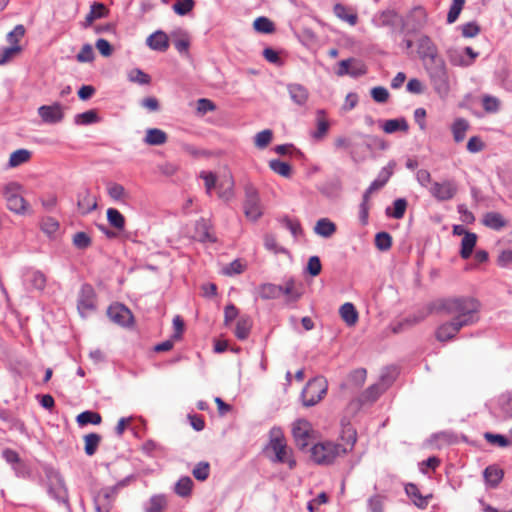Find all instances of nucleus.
Listing matches in <instances>:
<instances>
[{
	"instance_id": "a19ab883",
	"label": "nucleus",
	"mask_w": 512,
	"mask_h": 512,
	"mask_svg": "<svg viewBox=\"0 0 512 512\" xmlns=\"http://www.w3.org/2000/svg\"><path fill=\"white\" fill-rule=\"evenodd\" d=\"M270 169L279 174L280 176L289 178L292 174V167L290 164L283 162L279 159H273L269 161Z\"/></svg>"
},
{
	"instance_id": "bb28decb",
	"label": "nucleus",
	"mask_w": 512,
	"mask_h": 512,
	"mask_svg": "<svg viewBox=\"0 0 512 512\" xmlns=\"http://www.w3.org/2000/svg\"><path fill=\"white\" fill-rule=\"evenodd\" d=\"M288 92L292 101L297 105H304L308 99L307 89L300 84H289Z\"/></svg>"
},
{
	"instance_id": "13d9d810",
	"label": "nucleus",
	"mask_w": 512,
	"mask_h": 512,
	"mask_svg": "<svg viewBox=\"0 0 512 512\" xmlns=\"http://www.w3.org/2000/svg\"><path fill=\"white\" fill-rule=\"evenodd\" d=\"M485 440L493 445H497L499 447H508L511 445V441L501 434H493L491 432H486L484 434Z\"/></svg>"
},
{
	"instance_id": "a18cd8bd",
	"label": "nucleus",
	"mask_w": 512,
	"mask_h": 512,
	"mask_svg": "<svg viewBox=\"0 0 512 512\" xmlns=\"http://www.w3.org/2000/svg\"><path fill=\"white\" fill-rule=\"evenodd\" d=\"M128 79L131 82L138 83L140 85H149L151 82V77L143 70L139 68H134L129 71Z\"/></svg>"
},
{
	"instance_id": "c756f323",
	"label": "nucleus",
	"mask_w": 512,
	"mask_h": 512,
	"mask_svg": "<svg viewBox=\"0 0 512 512\" xmlns=\"http://www.w3.org/2000/svg\"><path fill=\"white\" fill-rule=\"evenodd\" d=\"M485 481L493 488L497 487L501 482L504 472L495 465L488 466L483 473Z\"/></svg>"
},
{
	"instance_id": "f257e3e1",
	"label": "nucleus",
	"mask_w": 512,
	"mask_h": 512,
	"mask_svg": "<svg viewBox=\"0 0 512 512\" xmlns=\"http://www.w3.org/2000/svg\"><path fill=\"white\" fill-rule=\"evenodd\" d=\"M480 304L472 297H453L431 302L426 307V313H422L413 320L414 323L423 321L433 312H444L451 315L452 319L461 322L462 325L470 326L478 321Z\"/></svg>"
},
{
	"instance_id": "69168bd1",
	"label": "nucleus",
	"mask_w": 512,
	"mask_h": 512,
	"mask_svg": "<svg viewBox=\"0 0 512 512\" xmlns=\"http://www.w3.org/2000/svg\"><path fill=\"white\" fill-rule=\"evenodd\" d=\"M396 163L394 161H390L387 166L383 167L378 174L377 179L384 185L389 181L391 176L394 173Z\"/></svg>"
},
{
	"instance_id": "79ce46f5",
	"label": "nucleus",
	"mask_w": 512,
	"mask_h": 512,
	"mask_svg": "<svg viewBox=\"0 0 512 512\" xmlns=\"http://www.w3.org/2000/svg\"><path fill=\"white\" fill-rule=\"evenodd\" d=\"M85 440V453L92 456L96 453L97 448L101 442V436L97 433H90L84 437Z\"/></svg>"
},
{
	"instance_id": "4be33fe9",
	"label": "nucleus",
	"mask_w": 512,
	"mask_h": 512,
	"mask_svg": "<svg viewBox=\"0 0 512 512\" xmlns=\"http://www.w3.org/2000/svg\"><path fill=\"white\" fill-rule=\"evenodd\" d=\"M382 129L387 134H393L399 131L406 133L409 129V125L405 118L400 117L386 120L382 125Z\"/></svg>"
},
{
	"instance_id": "f704fd0d",
	"label": "nucleus",
	"mask_w": 512,
	"mask_h": 512,
	"mask_svg": "<svg viewBox=\"0 0 512 512\" xmlns=\"http://www.w3.org/2000/svg\"><path fill=\"white\" fill-rule=\"evenodd\" d=\"M283 292V286L266 283L260 287V297L262 299H275L280 297Z\"/></svg>"
},
{
	"instance_id": "9b49d317",
	"label": "nucleus",
	"mask_w": 512,
	"mask_h": 512,
	"mask_svg": "<svg viewBox=\"0 0 512 512\" xmlns=\"http://www.w3.org/2000/svg\"><path fill=\"white\" fill-rule=\"evenodd\" d=\"M96 294L90 284H83L78 294L77 309L82 317L95 310Z\"/></svg>"
},
{
	"instance_id": "2eb2a0df",
	"label": "nucleus",
	"mask_w": 512,
	"mask_h": 512,
	"mask_svg": "<svg viewBox=\"0 0 512 512\" xmlns=\"http://www.w3.org/2000/svg\"><path fill=\"white\" fill-rule=\"evenodd\" d=\"M38 114L42 121L48 124H56L63 120L64 113L59 103L52 105H43L38 108Z\"/></svg>"
},
{
	"instance_id": "e433bc0d",
	"label": "nucleus",
	"mask_w": 512,
	"mask_h": 512,
	"mask_svg": "<svg viewBox=\"0 0 512 512\" xmlns=\"http://www.w3.org/2000/svg\"><path fill=\"white\" fill-rule=\"evenodd\" d=\"M107 220L109 224L117 230H123L125 227V217L115 208H108Z\"/></svg>"
},
{
	"instance_id": "7ed1b4c3",
	"label": "nucleus",
	"mask_w": 512,
	"mask_h": 512,
	"mask_svg": "<svg viewBox=\"0 0 512 512\" xmlns=\"http://www.w3.org/2000/svg\"><path fill=\"white\" fill-rule=\"evenodd\" d=\"M42 471L47 480L48 493L58 502L68 503V492L64 483V479L53 466L45 464Z\"/></svg>"
},
{
	"instance_id": "bf43d9fd",
	"label": "nucleus",
	"mask_w": 512,
	"mask_h": 512,
	"mask_svg": "<svg viewBox=\"0 0 512 512\" xmlns=\"http://www.w3.org/2000/svg\"><path fill=\"white\" fill-rule=\"evenodd\" d=\"M107 193L113 200H122L126 196L125 188L118 183L109 182L107 185Z\"/></svg>"
},
{
	"instance_id": "864d4df0",
	"label": "nucleus",
	"mask_w": 512,
	"mask_h": 512,
	"mask_svg": "<svg viewBox=\"0 0 512 512\" xmlns=\"http://www.w3.org/2000/svg\"><path fill=\"white\" fill-rule=\"evenodd\" d=\"M335 15L343 21L348 22L350 25L357 23L358 17L356 14H348L346 7L340 3L336 4L333 8Z\"/></svg>"
},
{
	"instance_id": "a211bd4d",
	"label": "nucleus",
	"mask_w": 512,
	"mask_h": 512,
	"mask_svg": "<svg viewBox=\"0 0 512 512\" xmlns=\"http://www.w3.org/2000/svg\"><path fill=\"white\" fill-rule=\"evenodd\" d=\"M404 489L407 496L412 499L413 504L419 509H425L428 506L429 500L433 497L432 494L423 496L414 483H407Z\"/></svg>"
},
{
	"instance_id": "49530a36",
	"label": "nucleus",
	"mask_w": 512,
	"mask_h": 512,
	"mask_svg": "<svg viewBox=\"0 0 512 512\" xmlns=\"http://www.w3.org/2000/svg\"><path fill=\"white\" fill-rule=\"evenodd\" d=\"M124 485V482H120L118 485L114 487H106L101 489L97 495L95 496L96 499H99V501L103 503H109L112 506L113 498L115 497L117 493L118 486Z\"/></svg>"
},
{
	"instance_id": "338daca9",
	"label": "nucleus",
	"mask_w": 512,
	"mask_h": 512,
	"mask_svg": "<svg viewBox=\"0 0 512 512\" xmlns=\"http://www.w3.org/2000/svg\"><path fill=\"white\" fill-rule=\"evenodd\" d=\"M41 228L46 234L52 235L59 229V223L52 217H46L42 220Z\"/></svg>"
},
{
	"instance_id": "5fc2aeb1",
	"label": "nucleus",
	"mask_w": 512,
	"mask_h": 512,
	"mask_svg": "<svg viewBox=\"0 0 512 512\" xmlns=\"http://www.w3.org/2000/svg\"><path fill=\"white\" fill-rule=\"evenodd\" d=\"M448 57L452 65L467 67L471 65V60H467L461 51L457 49H450L448 51Z\"/></svg>"
},
{
	"instance_id": "c9c22d12",
	"label": "nucleus",
	"mask_w": 512,
	"mask_h": 512,
	"mask_svg": "<svg viewBox=\"0 0 512 512\" xmlns=\"http://www.w3.org/2000/svg\"><path fill=\"white\" fill-rule=\"evenodd\" d=\"M196 238L200 242H215L216 238L210 233L209 226L204 219L196 223Z\"/></svg>"
},
{
	"instance_id": "603ef678",
	"label": "nucleus",
	"mask_w": 512,
	"mask_h": 512,
	"mask_svg": "<svg viewBox=\"0 0 512 512\" xmlns=\"http://www.w3.org/2000/svg\"><path fill=\"white\" fill-rule=\"evenodd\" d=\"M375 246L380 250V251H387L391 248L392 246V237L389 233L387 232H378L376 235H375Z\"/></svg>"
},
{
	"instance_id": "20e7f679",
	"label": "nucleus",
	"mask_w": 512,
	"mask_h": 512,
	"mask_svg": "<svg viewBox=\"0 0 512 512\" xmlns=\"http://www.w3.org/2000/svg\"><path fill=\"white\" fill-rule=\"evenodd\" d=\"M328 383L322 376L310 379L301 392L302 404L305 407H312L319 403L327 394Z\"/></svg>"
},
{
	"instance_id": "6ab92c4d",
	"label": "nucleus",
	"mask_w": 512,
	"mask_h": 512,
	"mask_svg": "<svg viewBox=\"0 0 512 512\" xmlns=\"http://www.w3.org/2000/svg\"><path fill=\"white\" fill-rule=\"evenodd\" d=\"M109 14L108 8L100 2H93L90 5V11L86 15L84 22L82 23L83 28L90 27L93 22L97 19H102L107 17Z\"/></svg>"
},
{
	"instance_id": "dca6fc26",
	"label": "nucleus",
	"mask_w": 512,
	"mask_h": 512,
	"mask_svg": "<svg viewBox=\"0 0 512 512\" xmlns=\"http://www.w3.org/2000/svg\"><path fill=\"white\" fill-rule=\"evenodd\" d=\"M461 322L451 319L440 325L436 331V338L441 342L453 339L456 334L463 328Z\"/></svg>"
},
{
	"instance_id": "f03ea898",
	"label": "nucleus",
	"mask_w": 512,
	"mask_h": 512,
	"mask_svg": "<svg viewBox=\"0 0 512 512\" xmlns=\"http://www.w3.org/2000/svg\"><path fill=\"white\" fill-rule=\"evenodd\" d=\"M424 69L434 92L440 99L445 100L451 91V81L444 59L436 60V63H427Z\"/></svg>"
},
{
	"instance_id": "37998d69",
	"label": "nucleus",
	"mask_w": 512,
	"mask_h": 512,
	"mask_svg": "<svg viewBox=\"0 0 512 512\" xmlns=\"http://www.w3.org/2000/svg\"><path fill=\"white\" fill-rule=\"evenodd\" d=\"M99 117L95 110H88L75 115L74 122L77 125H89L98 122Z\"/></svg>"
},
{
	"instance_id": "4c0bfd02",
	"label": "nucleus",
	"mask_w": 512,
	"mask_h": 512,
	"mask_svg": "<svg viewBox=\"0 0 512 512\" xmlns=\"http://www.w3.org/2000/svg\"><path fill=\"white\" fill-rule=\"evenodd\" d=\"M31 157V152L27 149H18L11 153L8 166L10 168L17 167L25 162H27Z\"/></svg>"
},
{
	"instance_id": "473e14b6",
	"label": "nucleus",
	"mask_w": 512,
	"mask_h": 512,
	"mask_svg": "<svg viewBox=\"0 0 512 512\" xmlns=\"http://www.w3.org/2000/svg\"><path fill=\"white\" fill-rule=\"evenodd\" d=\"M252 327V320L249 316H241L235 328V335L239 340H245L248 338Z\"/></svg>"
},
{
	"instance_id": "680f3d73",
	"label": "nucleus",
	"mask_w": 512,
	"mask_h": 512,
	"mask_svg": "<svg viewBox=\"0 0 512 512\" xmlns=\"http://www.w3.org/2000/svg\"><path fill=\"white\" fill-rule=\"evenodd\" d=\"M482 106L486 112L495 113L500 108V101L494 96L485 95L482 98Z\"/></svg>"
},
{
	"instance_id": "a878e982",
	"label": "nucleus",
	"mask_w": 512,
	"mask_h": 512,
	"mask_svg": "<svg viewBox=\"0 0 512 512\" xmlns=\"http://www.w3.org/2000/svg\"><path fill=\"white\" fill-rule=\"evenodd\" d=\"M342 189V183L339 178H333L319 187V191L328 198H335L339 195Z\"/></svg>"
},
{
	"instance_id": "b1692460",
	"label": "nucleus",
	"mask_w": 512,
	"mask_h": 512,
	"mask_svg": "<svg viewBox=\"0 0 512 512\" xmlns=\"http://www.w3.org/2000/svg\"><path fill=\"white\" fill-rule=\"evenodd\" d=\"M337 230L335 223L328 218H321L314 226V232L324 238H330Z\"/></svg>"
},
{
	"instance_id": "f3484780",
	"label": "nucleus",
	"mask_w": 512,
	"mask_h": 512,
	"mask_svg": "<svg viewBox=\"0 0 512 512\" xmlns=\"http://www.w3.org/2000/svg\"><path fill=\"white\" fill-rule=\"evenodd\" d=\"M374 22L378 27L395 28L403 23V18L394 10H385L375 16Z\"/></svg>"
},
{
	"instance_id": "39448f33",
	"label": "nucleus",
	"mask_w": 512,
	"mask_h": 512,
	"mask_svg": "<svg viewBox=\"0 0 512 512\" xmlns=\"http://www.w3.org/2000/svg\"><path fill=\"white\" fill-rule=\"evenodd\" d=\"M394 379V370L386 369V371L381 374L377 383L372 384L359 395L357 399L359 404L366 405L374 403L388 389Z\"/></svg>"
},
{
	"instance_id": "1a4fd4ad",
	"label": "nucleus",
	"mask_w": 512,
	"mask_h": 512,
	"mask_svg": "<svg viewBox=\"0 0 512 512\" xmlns=\"http://www.w3.org/2000/svg\"><path fill=\"white\" fill-rule=\"evenodd\" d=\"M19 185L9 183L4 189V197L7 202V208L16 214H25L28 209L26 200L17 193Z\"/></svg>"
},
{
	"instance_id": "e2e57ef3",
	"label": "nucleus",
	"mask_w": 512,
	"mask_h": 512,
	"mask_svg": "<svg viewBox=\"0 0 512 512\" xmlns=\"http://www.w3.org/2000/svg\"><path fill=\"white\" fill-rule=\"evenodd\" d=\"M25 27L22 24H18L12 31L7 34V41L11 46L18 45L19 40L25 35Z\"/></svg>"
},
{
	"instance_id": "3c124183",
	"label": "nucleus",
	"mask_w": 512,
	"mask_h": 512,
	"mask_svg": "<svg viewBox=\"0 0 512 512\" xmlns=\"http://www.w3.org/2000/svg\"><path fill=\"white\" fill-rule=\"evenodd\" d=\"M192 474L199 481L207 480L210 474V464L206 461L197 463L192 470Z\"/></svg>"
},
{
	"instance_id": "4468645a",
	"label": "nucleus",
	"mask_w": 512,
	"mask_h": 512,
	"mask_svg": "<svg viewBox=\"0 0 512 512\" xmlns=\"http://www.w3.org/2000/svg\"><path fill=\"white\" fill-rule=\"evenodd\" d=\"M107 315L111 321L121 326H129L133 322L131 311L123 304L114 303L107 309Z\"/></svg>"
},
{
	"instance_id": "c03bdc74",
	"label": "nucleus",
	"mask_w": 512,
	"mask_h": 512,
	"mask_svg": "<svg viewBox=\"0 0 512 512\" xmlns=\"http://www.w3.org/2000/svg\"><path fill=\"white\" fill-rule=\"evenodd\" d=\"M167 506V501L164 495H153L149 500V506L145 512H163Z\"/></svg>"
},
{
	"instance_id": "412c9836",
	"label": "nucleus",
	"mask_w": 512,
	"mask_h": 512,
	"mask_svg": "<svg viewBox=\"0 0 512 512\" xmlns=\"http://www.w3.org/2000/svg\"><path fill=\"white\" fill-rule=\"evenodd\" d=\"M495 77L497 81L504 87L506 90H512V76L509 65L503 61L499 64L498 68L495 71Z\"/></svg>"
},
{
	"instance_id": "ea45409f",
	"label": "nucleus",
	"mask_w": 512,
	"mask_h": 512,
	"mask_svg": "<svg viewBox=\"0 0 512 512\" xmlns=\"http://www.w3.org/2000/svg\"><path fill=\"white\" fill-rule=\"evenodd\" d=\"M193 481L190 477H181L175 485V493L180 497H187L191 494Z\"/></svg>"
},
{
	"instance_id": "72a5a7b5",
	"label": "nucleus",
	"mask_w": 512,
	"mask_h": 512,
	"mask_svg": "<svg viewBox=\"0 0 512 512\" xmlns=\"http://www.w3.org/2000/svg\"><path fill=\"white\" fill-rule=\"evenodd\" d=\"M407 200L405 198H398L393 202V209L386 208V215L394 219H402L407 209Z\"/></svg>"
},
{
	"instance_id": "4d7b16f0",
	"label": "nucleus",
	"mask_w": 512,
	"mask_h": 512,
	"mask_svg": "<svg viewBox=\"0 0 512 512\" xmlns=\"http://www.w3.org/2000/svg\"><path fill=\"white\" fill-rule=\"evenodd\" d=\"M73 245L80 250L87 249L91 244V237L86 232H77L73 235Z\"/></svg>"
},
{
	"instance_id": "6e6552de",
	"label": "nucleus",
	"mask_w": 512,
	"mask_h": 512,
	"mask_svg": "<svg viewBox=\"0 0 512 512\" xmlns=\"http://www.w3.org/2000/svg\"><path fill=\"white\" fill-rule=\"evenodd\" d=\"M244 214L250 221H257L263 214L258 191L252 185L245 186Z\"/></svg>"
},
{
	"instance_id": "7c9ffc66",
	"label": "nucleus",
	"mask_w": 512,
	"mask_h": 512,
	"mask_svg": "<svg viewBox=\"0 0 512 512\" xmlns=\"http://www.w3.org/2000/svg\"><path fill=\"white\" fill-rule=\"evenodd\" d=\"M339 314L348 326H352L358 321V312L350 302H346L340 307Z\"/></svg>"
},
{
	"instance_id": "6e6d98bb",
	"label": "nucleus",
	"mask_w": 512,
	"mask_h": 512,
	"mask_svg": "<svg viewBox=\"0 0 512 512\" xmlns=\"http://www.w3.org/2000/svg\"><path fill=\"white\" fill-rule=\"evenodd\" d=\"M254 29L261 33H272L275 29L274 23L266 17H258L254 21Z\"/></svg>"
},
{
	"instance_id": "393cba45",
	"label": "nucleus",
	"mask_w": 512,
	"mask_h": 512,
	"mask_svg": "<svg viewBox=\"0 0 512 512\" xmlns=\"http://www.w3.org/2000/svg\"><path fill=\"white\" fill-rule=\"evenodd\" d=\"M167 134L158 128H149L146 131L144 142L148 145L158 146L167 142Z\"/></svg>"
},
{
	"instance_id": "aec40b11",
	"label": "nucleus",
	"mask_w": 512,
	"mask_h": 512,
	"mask_svg": "<svg viewBox=\"0 0 512 512\" xmlns=\"http://www.w3.org/2000/svg\"><path fill=\"white\" fill-rule=\"evenodd\" d=\"M146 44L152 50L164 52L169 48V38L165 32L158 30L148 36Z\"/></svg>"
},
{
	"instance_id": "de8ad7c7",
	"label": "nucleus",
	"mask_w": 512,
	"mask_h": 512,
	"mask_svg": "<svg viewBox=\"0 0 512 512\" xmlns=\"http://www.w3.org/2000/svg\"><path fill=\"white\" fill-rule=\"evenodd\" d=\"M195 6V0H176L173 4V11L179 16L190 13Z\"/></svg>"
},
{
	"instance_id": "58836bf2",
	"label": "nucleus",
	"mask_w": 512,
	"mask_h": 512,
	"mask_svg": "<svg viewBox=\"0 0 512 512\" xmlns=\"http://www.w3.org/2000/svg\"><path fill=\"white\" fill-rule=\"evenodd\" d=\"M101 420L102 418L99 413L88 410L80 413L76 418V421L80 426L88 424L98 425L101 423Z\"/></svg>"
},
{
	"instance_id": "052dcab7",
	"label": "nucleus",
	"mask_w": 512,
	"mask_h": 512,
	"mask_svg": "<svg viewBox=\"0 0 512 512\" xmlns=\"http://www.w3.org/2000/svg\"><path fill=\"white\" fill-rule=\"evenodd\" d=\"M367 376V371L364 368H358L353 370L349 376L348 381L355 387H360L364 384Z\"/></svg>"
},
{
	"instance_id": "2f4dec72",
	"label": "nucleus",
	"mask_w": 512,
	"mask_h": 512,
	"mask_svg": "<svg viewBox=\"0 0 512 512\" xmlns=\"http://www.w3.org/2000/svg\"><path fill=\"white\" fill-rule=\"evenodd\" d=\"M477 242V235L473 232L466 233L461 242L460 256L468 259L472 255L473 249Z\"/></svg>"
},
{
	"instance_id": "9d476101",
	"label": "nucleus",
	"mask_w": 512,
	"mask_h": 512,
	"mask_svg": "<svg viewBox=\"0 0 512 512\" xmlns=\"http://www.w3.org/2000/svg\"><path fill=\"white\" fill-rule=\"evenodd\" d=\"M430 195L437 201L443 202L451 200L457 193L458 188L453 180H444L442 182H433L429 187Z\"/></svg>"
},
{
	"instance_id": "0e129e2a",
	"label": "nucleus",
	"mask_w": 512,
	"mask_h": 512,
	"mask_svg": "<svg viewBox=\"0 0 512 512\" xmlns=\"http://www.w3.org/2000/svg\"><path fill=\"white\" fill-rule=\"evenodd\" d=\"M76 59L80 63H88L94 60V51L90 44H84L77 54Z\"/></svg>"
},
{
	"instance_id": "c85d7f7f",
	"label": "nucleus",
	"mask_w": 512,
	"mask_h": 512,
	"mask_svg": "<svg viewBox=\"0 0 512 512\" xmlns=\"http://www.w3.org/2000/svg\"><path fill=\"white\" fill-rule=\"evenodd\" d=\"M483 224L493 230L499 231L506 226V220L498 212H488L484 215Z\"/></svg>"
},
{
	"instance_id": "8fccbe9b",
	"label": "nucleus",
	"mask_w": 512,
	"mask_h": 512,
	"mask_svg": "<svg viewBox=\"0 0 512 512\" xmlns=\"http://www.w3.org/2000/svg\"><path fill=\"white\" fill-rule=\"evenodd\" d=\"M78 206L82 209V214H88L97 208V202L95 198L90 196V193L87 190L85 196L78 200Z\"/></svg>"
},
{
	"instance_id": "f8f14e48",
	"label": "nucleus",
	"mask_w": 512,
	"mask_h": 512,
	"mask_svg": "<svg viewBox=\"0 0 512 512\" xmlns=\"http://www.w3.org/2000/svg\"><path fill=\"white\" fill-rule=\"evenodd\" d=\"M418 54L424 66L427 63H436V60H443L438 54L436 45L427 35H422L418 39Z\"/></svg>"
},
{
	"instance_id": "0eeeda50",
	"label": "nucleus",
	"mask_w": 512,
	"mask_h": 512,
	"mask_svg": "<svg viewBox=\"0 0 512 512\" xmlns=\"http://www.w3.org/2000/svg\"><path fill=\"white\" fill-rule=\"evenodd\" d=\"M267 449L271 450L274 454V456L271 457L272 462L287 464L290 469L296 466V461L292 456V450L288 448L282 435L272 437Z\"/></svg>"
},
{
	"instance_id": "774afa93",
	"label": "nucleus",
	"mask_w": 512,
	"mask_h": 512,
	"mask_svg": "<svg viewBox=\"0 0 512 512\" xmlns=\"http://www.w3.org/2000/svg\"><path fill=\"white\" fill-rule=\"evenodd\" d=\"M462 36L465 38H473L480 32V27L476 22H468L461 26Z\"/></svg>"
},
{
	"instance_id": "cd10ccee",
	"label": "nucleus",
	"mask_w": 512,
	"mask_h": 512,
	"mask_svg": "<svg viewBox=\"0 0 512 512\" xmlns=\"http://www.w3.org/2000/svg\"><path fill=\"white\" fill-rule=\"evenodd\" d=\"M469 127V122L464 118H457L453 122L451 130L456 143H460L465 139Z\"/></svg>"
},
{
	"instance_id": "09e8293b",
	"label": "nucleus",
	"mask_w": 512,
	"mask_h": 512,
	"mask_svg": "<svg viewBox=\"0 0 512 512\" xmlns=\"http://www.w3.org/2000/svg\"><path fill=\"white\" fill-rule=\"evenodd\" d=\"M273 137V132L270 129H265L258 132L254 137V144L259 149L266 148L271 142Z\"/></svg>"
},
{
	"instance_id": "ddd939ff",
	"label": "nucleus",
	"mask_w": 512,
	"mask_h": 512,
	"mask_svg": "<svg viewBox=\"0 0 512 512\" xmlns=\"http://www.w3.org/2000/svg\"><path fill=\"white\" fill-rule=\"evenodd\" d=\"M311 424L305 419H298L293 423L292 434L297 447L305 450L310 443Z\"/></svg>"
},
{
	"instance_id": "423d86ee",
	"label": "nucleus",
	"mask_w": 512,
	"mask_h": 512,
	"mask_svg": "<svg viewBox=\"0 0 512 512\" xmlns=\"http://www.w3.org/2000/svg\"><path fill=\"white\" fill-rule=\"evenodd\" d=\"M347 448L333 442L317 443L311 448V457L318 464H331L338 456L347 453Z\"/></svg>"
},
{
	"instance_id": "5701e85b",
	"label": "nucleus",
	"mask_w": 512,
	"mask_h": 512,
	"mask_svg": "<svg viewBox=\"0 0 512 512\" xmlns=\"http://www.w3.org/2000/svg\"><path fill=\"white\" fill-rule=\"evenodd\" d=\"M316 125L317 129L311 133V136L319 141L327 135L330 127L329 122L325 119V111L322 109L317 111Z\"/></svg>"
}]
</instances>
